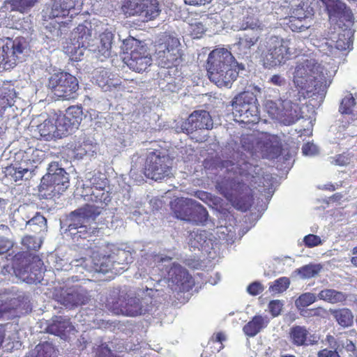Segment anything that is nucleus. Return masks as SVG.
Returning <instances> with one entry per match:
<instances>
[{
	"mask_svg": "<svg viewBox=\"0 0 357 357\" xmlns=\"http://www.w3.org/2000/svg\"><path fill=\"white\" fill-rule=\"evenodd\" d=\"M335 61L330 69H325L319 61L311 56H303L298 60L293 73L296 89L289 90L290 98L301 102L316 95L323 96L337 71Z\"/></svg>",
	"mask_w": 357,
	"mask_h": 357,
	"instance_id": "obj_1",
	"label": "nucleus"
},
{
	"mask_svg": "<svg viewBox=\"0 0 357 357\" xmlns=\"http://www.w3.org/2000/svg\"><path fill=\"white\" fill-rule=\"evenodd\" d=\"M172 257L163 255L147 254L142 259L136 279L155 281V288L161 282H167L173 291H188L194 286V280L188 271L179 264L171 263Z\"/></svg>",
	"mask_w": 357,
	"mask_h": 357,
	"instance_id": "obj_2",
	"label": "nucleus"
},
{
	"mask_svg": "<svg viewBox=\"0 0 357 357\" xmlns=\"http://www.w3.org/2000/svg\"><path fill=\"white\" fill-rule=\"evenodd\" d=\"M259 170L258 166L247 162L223 161L221 171L227 175L217 182L216 188L234 207L246 211L250 206L251 190L243 178H246V181L249 176L254 178L255 174H259Z\"/></svg>",
	"mask_w": 357,
	"mask_h": 357,
	"instance_id": "obj_3",
	"label": "nucleus"
},
{
	"mask_svg": "<svg viewBox=\"0 0 357 357\" xmlns=\"http://www.w3.org/2000/svg\"><path fill=\"white\" fill-rule=\"evenodd\" d=\"M82 196L86 201L101 206L86 204L70 214L66 230L75 241L85 239L98 233L95 220L100 214L102 205H107L111 201L110 193L105 188H89L82 192Z\"/></svg>",
	"mask_w": 357,
	"mask_h": 357,
	"instance_id": "obj_4",
	"label": "nucleus"
},
{
	"mask_svg": "<svg viewBox=\"0 0 357 357\" xmlns=\"http://www.w3.org/2000/svg\"><path fill=\"white\" fill-rule=\"evenodd\" d=\"M162 291L146 286L139 289L136 292L114 290L107 298L106 307L116 314L135 317L151 312L159 303L158 296Z\"/></svg>",
	"mask_w": 357,
	"mask_h": 357,
	"instance_id": "obj_5",
	"label": "nucleus"
},
{
	"mask_svg": "<svg viewBox=\"0 0 357 357\" xmlns=\"http://www.w3.org/2000/svg\"><path fill=\"white\" fill-rule=\"evenodd\" d=\"M303 45L302 40L296 38L266 37L259 46L264 66L271 68L284 64L291 56H296L301 52Z\"/></svg>",
	"mask_w": 357,
	"mask_h": 357,
	"instance_id": "obj_6",
	"label": "nucleus"
},
{
	"mask_svg": "<svg viewBox=\"0 0 357 357\" xmlns=\"http://www.w3.org/2000/svg\"><path fill=\"white\" fill-rule=\"evenodd\" d=\"M244 66L235 61L230 52L225 48L213 50L207 59V73L209 79L217 86L230 88Z\"/></svg>",
	"mask_w": 357,
	"mask_h": 357,
	"instance_id": "obj_7",
	"label": "nucleus"
},
{
	"mask_svg": "<svg viewBox=\"0 0 357 357\" xmlns=\"http://www.w3.org/2000/svg\"><path fill=\"white\" fill-rule=\"evenodd\" d=\"M333 29L328 33V38H324L321 40L315 39L313 45L317 48L318 52L328 56L341 59L346 55L344 52L350 50L352 45V32L351 29H342L340 24H337V29L335 26Z\"/></svg>",
	"mask_w": 357,
	"mask_h": 357,
	"instance_id": "obj_8",
	"label": "nucleus"
},
{
	"mask_svg": "<svg viewBox=\"0 0 357 357\" xmlns=\"http://www.w3.org/2000/svg\"><path fill=\"white\" fill-rule=\"evenodd\" d=\"M299 100L290 98L289 91L278 99V102L267 100L265 102V108L272 119L278 120L285 126H289L296 123L301 118V114Z\"/></svg>",
	"mask_w": 357,
	"mask_h": 357,
	"instance_id": "obj_9",
	"label": "nucleus"
},
{
	"mask_svg": "<svg viewBox=\"0 0 357 357\" xmlns=\"http://www.w3.org/2000/svg\"><path fill=\"white\" fill-rule=\"evenodd\" d=\"M233 114L238 122L250 125L255 124L259 119V104L253 92L244 91L232 100Z\"/></svg>",
	"mask_w": 357,
	"mask_h": 357,
	"instance_id": "obj_10",
	"label": "nucleus"
},
{
	"mask_svg": "<svg viewBox=\"0 0 357 357\" xmlns=\"http://www.w3.org/2000/svg\"><path fill=\"white\" fill-rule=\"evenodd\" d=\"M69 186L68 174L57 162H51L47 173L43 176L39 191L45 197L62 194Z\"/></svg>",
	"mask_w": 357,
	"mask_h": 357,
	"instance_id": "obj_11",
	"label": "nucleus"
},
{
	"mask_svg": "<svg viewBox=\"0 0 357 357\" xmlns=\"http://www.w3.org/2000/svg\"><path fill=\"white\" fill-rule=\"evenodd\" d=\"M241 142L243 149L252 155L260 153L263 158H275L280 153L281 144L276 135L265 133L257 139L246 135L242 137Z\"/></svg>",
	"mask_w": 357,
	"mask_h": 357,
	"instance_id": "obj_12",
	"label": "nucleus"
},
{
	"mask_svg": "<svg viewBox=\"0 0 357 357\" xmlns=\"http://www.w3.org/2000/svg\"><path fill=\"white\" fill-rule=\"evenodd\" d=\"M172 161L167 155L160 151H151L146 159L144 175L155 181L162 180L172 174Z\"/></svg>",
	"mask_w": 357,
	"mask_h": 357,
	"instance_id": "obj_13",
	"label": "nucleus"
},
{
	"mask_svg": "<svg viewBox=\"0 0 357 357\" xmlns=\"http://www.w3.org/2000/svg\"><path fill=\"white\" fill-rule=\"evenodd\" d=\"M313 15V8L307 2L292 0L287 24L291 31L301 32L311 26Z\"/></svg>",
	"mask_w": 357,
	"mask_h": 357,
	"instance_id": "obj_14",
	"label": "nucleus"
},
{
	"mask_svg": "<svg viewBox=\"0 0 357 357\" xmlns=\"http://www.w3.org/2000/svg\"><path fill=\"white\" fill-rule=\"evenodd\" d=\"M48 87L55 96L69 99L79 88L77 78L66 72L52 74L48 82Z\"/></svg>",
	"mask_w": 357,
	"mask_h": 357,
	"instance_id": "obj_15",
	"label": "nucleus"
},
{
	"mask_svg": "<svg viewBox=\"0 0 357 357\" xmlns=\"http://www.w3.org/2000/svg\"><path fill=\"white\" fill-rule=\"evenodd\" d=\"M83 3L84 0H52L43 10V17L45 20L66 16L73 18L81 12Z\"/></svg>",
	"mask_w": 357,
	"mask_h": 357,
	"instance_id": "obj_16",
	"label": "nucleus"
},
{
	"mask_svg": "<svg viewBox=\"0 0 357 357\" xmlns=\"http://www.w3.org/2000/svg\"><path fill=\"white\" fill-rule=\"evenodd\" d=\"M213 119L206 110H195L188 118L181 123H176L174 127L176 132L192 133L198 130H211L213 128Z\"/></svg>",
	"mask_w": 357,
	"mask_h": 357,
	"instance_id": "obj_17",
	"label": "nucleus"
},
{
	"mask_svg": "<svg viewBox=\"0 0 357 357\" xmlns=\"http://www.w3.org/2000/svg\"><path fill=\"white\" fill-rule=\"evenodd\" d=\"M18 93L10 82L0 83V118L15 119L20 109L15 105Z\"/></svg>",
	"mask_w": 357,
	"mask_h": 357,
	"instance_id": "obj_18",
	"label": "nucleus"
},
{
	"mask_svg": "<svg viewBox=\"0 0 357 357\" xmlns=\"http://www.w3.org/2000/svg\"><path fill=\"white\" fill-rule=\"evenodd\" d=\"M44 271L43 261L38 256L22 261V264L15 269V275L29 284L40 282L43 280Z\"/></svg>",
	"mask_w": 357,
	"mask_h": 357,
	"instance_id": "obj_19",
	"label": "nucleus"
},
{
	"mask_svg": "<svg viewBox=\"0 0 357 357\" xmlns=\"http://www.w3.org/2000/svg\"><path fill=\"white\" fill-rule=\"evenodd\" d=\"M26 303L21 296H15L10 293L0 294V321H6L20 317L26 310Z\"/></svg>",
	"mask_w": 357,
	"mask_h": 357,
	"instance_id": "obj_20",
	"label": "nucleus"
},
{
	"mask_svg": "<svg viewBox=\"0 0 357 357\" xmlns=\"http://www.w3.org/2000/svg\"><path fill=\"white\" fill-rule=\"evenodd\" d=\"M92 35L91 25H90V28L84 24L77 26L74 32V40L77 39V41L72 43L67 49V52L70 55L73 60L82 59L84 51L89 46V41Z\"/></svg>",
	"mask_w": 357,
	"mask_h": 357,
	"instance_id": "obj_21",
	"label": "nucleus"
},
{
	"mask_svg": "<svg viewBox=\"0 0 357 357\" xmlns=\"http://www.w3.org/2000/svg\"><path fill=\"white\" fill-rule=\"evenodd\" d=\"M56 297L57 301L68 308L84 305L89 299L86 291L79 286L62 289L60 295Z\"/></svg>",
	"mask_w": 357,
	"mask_h": 357,
	"instance_id": "obj_22",
	"label": "nucleus"
},
{
	"mask_svg": "<svg viewBox=\"0 0 357 357\" xmlns=\"http://www.w3.org/2000/svg\"><path fill=\"white\" fill-rule=\"evenodd\" d=\"M86 262L83 264V271L89 273H107L112 271L114 273V266L112 259V253L109 255H101L97 252H93L89 258H84Z\"/></svg>",
	"mask_w": 357,
	"mask_h": 357,
	"instance_id": "obj_23",
	"label": "nucleus"
},
{
	"mask_svg": "<svg viewBox=\"0 0 357 357\" xmlns=\"http://www.w3.org/2000/svg\"><path fill=\"white\" fill-rule=\"evenodd\" d=\"M152 62L151 56L147 52V49L144 45H138L130 53V58L127 60L126 63L130 69L141 73L149 66Z\"/></svg>",
	"mask_w": 357,
	"mask_h": 357,
	"instance_id": "obj_24",
	"label": "nucleus"
},
{
	"mask_svg": "<svg viewBox=\"0 0 357 357\" xmlns=\"http://www.w3.org/2000/svg\"><path fill=\"white\" fill-rule=\"evenodd\" d=\"M328 10L329 20L331 22L338 24L343 21L351 22L353 15L350 9L340 0H321Z\"/></svg>",
	"mask_w": 357,
	"mask_h": 357,
	"instance_id": "obj_25",
	"label": "nucleus"
},
{
	"mask_svg": "<svg viewBox=\"0 0 357 357\" xmlns=\"http://www.w3.org/2000/svg\"><path fill=\"white\" fill-rule=\"evenodd\" d=\"M216 238L214 235L208 231L197 229L189 235V245L202 251L208 252L216 244Z\"/></svg>",
	"mask_w": 357,
	"mask_h": 357,
	"instance_id": "obj_26",
	"label": "nucleus"
},
{
	"mask_svg": "<svg viewBox=\"0 0 357 357\" xmlns=\"http://www.w3.org/2000/svg\"><path fill=\"white\" fill-rule=\"evenodd\" d=\"M289 335L290 342L296 347H308L318 342L317 337L303 326H292Z\"/></svg>",
	"mask_w": 357,
	"mask_h": 357,
	"instance_id": "obj_27",
	"label": "nucleus"
},
{
	"mask_svg": "<svg viewBox=\"0 0 357 357\" xmlns=\"http://www.w3.org/2000/svg\"><path fill=\"white\" fill-rule=\"evenodd\" d=\"M36 167V161L34 160L32 161L30 159L24 160L19 166L7 167L5 174L15 182L23 179L28 180L32 176Z\"/></svg>",
	"mask_w": 357,
	"mask_h": 357,
	"instance_id": "obj_28",
	"label": "nucleus"
},
{
	"mask_svg": "<svg viewBox=\"0 0 357 357\" xmlns=\"http://www.w3.org/2000/svg\"><path fill=\"white\" fill-rule=\"evenodd\" d=\"M171 52L164 51H155V61L160 68L172 69L177 68L182 61L181 50L174 48L170 50Z\"/></svg>",
	"mask_w": 357,
	"mask_h": 357,
	"instance_id": "obj_29",
	"label": "nucleus"
},
{
	"mask_svg": "<svg viewBox=\"0 0 357 357\" xmlns=\"http://www.w3.org/2000/svg\"><path fill=\"white\" fill-rule=\"evenodd\" d=\"M47 331L66 340L70 333H73L75 328L68 319L60 316L52 319L47 327Z\"/></svg>",
	"mask_w": 357,
	"mask_h": 357,
	"instance_id": "obj_30",
	"label": "nucleus"
},
{
	"mask_svg": "<svg viewBox=\"0 0 357 357\" xmlns=\"http://www.w3.org/2000/svg\"><path fill=\"white\" fill-rule=\"evenodd\" d=\"M194 200L189 198H177L171 202V208L175 217L188 222Z\"/></svg>",
	"mask_w": 357,
	"mask_h": 357,
	"instance_id": "obj_31",
	"label": "nucleus"
},
{
	"mask_svg": "<svg viewBox=\"0 0 357 357\" xmlns=\"http://www.w3.org/2000/svg\"><path fill=\"white\" fill-rule=\"evenodd\" d=\"M38 0H6L1 6L3 12H9L6 15L8 18H13L12 11H17L21 14L28 13L38 2Z\"/></svg>",
	"mask_w": 357,
	"mask_h": 357,
	"instance_id": "obj_32",
	"label": "nucleus"
},
{
	"mask_svg": "<svg viewBox=\"0 0 357 357\" xmlns=\"http://www.w3.org/2000/svg\"><path fill=\"white\" fill-rule=\"evenodd\" d=\"M49 262L57 271H68L75 267L77 271L84 273L82 262H86V260L82 257L68 262L67 259L61 258L56 255H52L49 257Z\"/></svg>",
	"mask_w": 357,
	"mask_h": 357,
	"instance_id": "obj_33",
	"label": "nucleus"
},
{
	"mask_svg": "<svg viewBox=\"0 0 357 357\" xmlns=\"http://www.w3.org/2000/svg\"><path fill=\"white\" fill-rule=\"evenodd\" d=\"M132 256L130 251L116 248L112 252V259L114 266V273H120L128 268V264L132 261Z\"/></svg>",
	"mask_w": 357,
	"mask_h": 357,
	"instance_id": "obj_34",
	"label": "nucleus"
},
{
	"mask_svg": "<svg viewBox=\"0 0 357 357\" xmlns=\"http://www.w3.org/2000/svg\"><path fill=\"white\" fill-rule=\"evenodd\" d=\"M268 322L269 319L267 317L255 315L243 326V331L248 337H255L267 326Z\"/></svg>",
	"mask_w": 357,
	"mask_h": 357,
	"instance_id": "obj_35",
	"label": "nucleus"
},
{
	"mask_svg": "<svg viewBox=\"0 0 357 357\" xmlns=\"http://www.w3.org/2000/svg\"><path fill=\"white\" fill-rule=\"evenodd\" d=\"M67 31V27L64 22H59L56 20H52L45 25L43 33L46 38L52 41H56L63 33H66Z\"/></svg>",
	"mask_w": 357,
	"mask_h": 357,
	"instance_id": "obj_36",
	"label": "nucleus"
},
{
	"mask_svg": "<svg viewBox=\"0 0 357 357\" xmlns=\"http://www.w3.org/2000/svg\"><path fill=\"white\" fill-rule=\"evenodd\" d=\"M180 46V40L176 33H165L160 39V43L157 45L155 51L162 50L171 52L170 50L173 48L181 50Z\"/></svg>",
	"mask_w": 357,
	"mask_h": 357,
	"instance_id": "obj_37",
	"label": "nucleus"
},
{
	"mask_svg": "<svg viewBox=\"0 0 357 357\" xmlns=\"http://www.w3.org/2000/svg\"><path fill=\"white\" fill-rule=\"evenodd\" d=\"M99 37L100 45L97 46V48L92 49L91 50H97L104 57H107L110 55L114 33L112 31L107 29L100 34Z\"/></svg>",
	"mask_w": 357,
	"mask_h": 357,
	"instance_id": "obj_38",
	"label": "nucleus"
},
{
	"mask_svg": "<svg viewBox=\"0 0 357 357\" xmlns=\"http://www.w3.org/2000/svg\"><path fill=\"white\" fill-rule=\"evenodd\" d=\"M37 131L40 136L46 140L58 138L54 118L45 119L42 123L38 125Z\"/></svg>",
	"mask_w": 357,
	"mask_h": 357,
	"instance_id": "obj_39",
	"label": "nucleus"
},
{
	"mask_svg": "<svg viewBox=\"0 0 357 357\" xmlns=\"http://www.w3.org/2000/svg\"><path fill=\"white\" fill-rule=\"evenodd\" d=\"M54 123L56 127L58 138H61L67 134H70L78 128L69 121L64 114H61L54 119Z\"/></svg>",
	"mask_w": 357,
	"mask_h": 357,
	"instance_id": "obj_40",
	"label": "nucleus"
},
{
	"mask_svg": "<svg viewBox=\"0 0 357 357\" xmlns=\"http://www.w3.org/2000/svg\"><path fill=\"white\" fill-rule=\"evenodd\" d=\"M192 208H193L191 209L188 222L196 225L204 224L208 216L206 209L195 200H194Z\"/></svg>",
	"mask_w": 357,
	"mask_h": 357,
	"instance_id": "obj_41",
	"label": "nucleus"
},
{
	"mask_svg": "<svg viewBox=\"0 0 357 357\" xmlns=\"http://www.w3.org/2000/svg\"><path fill=\"white\" fill-rule=\"evenodd\" d=\"M143 6L141 17L144 21L153 20L160 13L161 10L158 0H145V3Z\"/></svg>",
	"mask_w": 357,
	"mask_h": 357,
	"instance_id": "obj_42",
	"label": "nucleus"
},
{
	"mask_svg": "<svg viewBox=\"0 0 357 357\" xmlns=\"http://www.w3.org/2000/svg\"><path fill=\"white\" fill-rule=\"evenodd\" d=\"M259 39V35L252 34V36L244 35L239 38L237 47L239 54L248 56L251 54V48L255 46Z\"/></svg>",
	"mask_w": 357,
	"mask_h": 357,
	"instance_id": "obj_43",
	"label": "nucleus"
},
{
	"mask_svg": "<svg viewBox=\"0 0 357 357\" xmlns=\"http://www.w3.org/2000/svg\"><path fill=\"white\" fill-rule=\"evenodd\" d=\"M86 183L83 184V191L89 188H105L107 185V180L101 174H92L91 172L86 175Z\"/></svg>",
	"mask_w": 357,
	"mask_h": 357,
	"instance_id": "obj_44",
	"label": "nucleus"
},
{
	"mask_svg": "<svg viewBox=\"0 0 357 357\" xmlns=\"http://www.w3.org/2000/svg\"><path fill=\"white\" fill-rule=\"evenodd\" d=\"M321 269L322 266L319 264H309L296 269L293 274L298 275L303 280H306L317 275Z\"/></svg>",
	"mask_w": 357,
	"mask_h": 357,
	"instance_id": "obj_45",
	"label": "nucleus"
},
{
	"mask_svg": "<svg viewBox=\"0 0 357 357\" xmlns=\"http://www.w3.org/2000/svg\"><path fill=\"white\" fill-rule=\"evenodd\" d=\"M145 0H125L122 6V10L126 15L129 16L137 15L141 17L143 13V4Z\"/></svg>",
	"mask_w": 357,
	"mask_h": 357,
	"instance_id": "obj_46",
	"label": "nucleus"
},
{
	"mask_svg": "<svg viewBox=\"0 0 357 357\" xmlns=\"http://www.w3.org/2000/svg\"><path fill=\"white\" fill-rule=\"evenodd\" d=\"M54 353L52 344L45 342L38 344L25 357H52Z\"/></svg>",
	"mask_w": 357,
	"mask_h": 357,
	"instance_id": "obj_47",
	"label": "nucleus"
},
{
	"mask_svg": "<svg viewBox=\"0 0 357 357\" xmlns=\"http://www.w3.org/2000/svg\"><path fill=\"white\" fill-rule=\"evenodd\" d=\"M318 297L321 300L331 303H337L345 301L347 295L342 291L335 289H324L319 293Z\"/></svg>",
	"mask_w": 357,
	"mask_h": 357,
	"instance_id": "obj_48",
	"label": "nucleus"
},
{
	"mask_svg": "<svg viewBox=\"0 0 357 357\" xmlns=\"http://www.w3.org/2000/svg\"><path fill=\"white\" fill-rule=\"evenodd\" d=\"M26 226L36 234H40L46 231L47 220L44 216L36 213L32 218L27 221Z\"/></svg>",
	"mask_w": 357,
	"mask_h": 357,
	"instance_id": "obj_49",
	"label": "nucleus"
},
{
	"mask_svg": "<svg viewBox=\"0 0 357 357\" xmlns=\"http://www.w3.org/2000/svg\"><path fill=\"white\" fill-rule=\"evenodd\" d=\"M333 314L337 323L343 327L350 326L353 324L354 316L348 309L335 310Z\"/></svg>",
	"mask_w": 357,
	"mask_h": 357,
	"instance_id": "obj_50",
	"label": "nucleus"
},
{
	"mask_svg": "<svg viewBox=\"0 0 357 357\" xmlns=\"http://www.w3.org/2000/svg\"><path fill=\"white\" fill-rule=\"evenodd\" d=\"M64 115L69 121L73 123V125L74 124L78 128L82 120V107L79 105L70 106L66 110Z\"/></svg>",
	"mask_w": 357,
	"mask_h": 357,
	"instance_id": "obj_51",
	"label": "nucleus"
},
{
	"mask_svg": "<svg viewBox=\"0 0 357 357\" xmlns=\"http://www.w3.org/2000/svg\"><path fill=\"white\" fill-rule=\"evenodd\" d=\"M123 349H127L123 344H121L116 347L114 351H112L106 344L99 346L96 351L95 357H119L116 352H122Z\"/></svg>",
	"mask_w": 357,
	"mask_h": 357,
	"instance_id": "obj_52",
	"label": "nucleus"
},
{
	"mask_svg": "<svg viewBox=\"0 0 357 357\" xmlns=\"http://www.w3.org/2000/svg\"><path fill=\"white\" fill-rule=\"evenodd\" d=\"M240 29L243 30H261L263 24L255 15H248L244 17L240 23Z\"/></svg>",
	"mask_w": 357,
	"mask_h": 357,
	"instance_id": "obj_53",
	"label": "nucleus"
},
{
	"mask_svg": "<svg viewBox=\"0 0 357 357\" xmlns=\"http://www.w3.org/2000/svg\"><path fill=\"white\" fill-rule=\"evenodd\" d=\"M23 246H24L28 250H38L42 243V234H39V236H25L22 238L21 241Z\"/></svg>",
	"mask_w": 357,
	"mask_h": 357,
	"instance_id": "obj_54",
	"label": "nucleus"
},
{
	"mask_svg": "<svg viewBox=\"0 0 357 357\" xmlns=\"http://www.w3.org/2000/svg\"><path fill=\"white\" fill-rule=\"evenodd\" d=\"M290 285V280L287 277H281L275 280L269 287V291L274 294L285 291Z\"/></svg>",
	"mask_w": 357,
	"mask_h": 357,
	"instance_id": "obj_55",
	"label": "nucleus"
},
{
	"mask_svg": "<svg viewBox=\"0 0 357 357\" xmlns=\"http://www.w3.org/2000/svg\"><path fill=\"white\" fill-rule=\"evenodd\" d=\"M317 301V296L314 294L307 292L300 295L295 301L296 308L301 310L302 308L309 306Z\"/></svg>",
	"mask_w": 357,
	"mask_h": 357,
	"instance_id": "obj_56",
	"label": "nucleus"
},
{
	"mask_svg": "<svg viewBox=\"0 0 357 357\" xmlns=\"http://www.w3.org/2000/svg\"><path fill=\"white\" fill-rule=\"evenodd\" d=\"M356 104L355 99L352 94L347 93L344 96L340 106V112L342 114H351L353 110V107Z\"/></svg>",
	"mask_w": 357,
	"mask_h": 357,
	"instance_id": "obj_57",
	"label": "nucleus"
},
{
	"mask_svg": "<svg viewBox=\"0 0 357 357\" xmlns=\"http://www.w3.org/2000/svg\"><path fill=\"white\" fill-rule=\"evenodd\" d=\"M356 159L354 154L349 152H345L335 155L332 158L331 162L339 166H345L353 162Z\"/></svg>",
	"mask_w": 357,
	"mask_h": 357,
	"instance_id": "obj_58",
	"label": "nucleus"
},
{
	"mask_svg": "<svg viewBox=\"0 0 357 357\" xmlns=\"http://www.w3.org/2000/svg\"><path fill=\"white\" fill-rule=\"evenodd\" d=\"M69 149H70L75 157L77 158H82L84 155H86V151H84V142H74L68 144Z\"/></svg>",
	"mask_w": 357,
	"mask_h": 357,
	"instance_id": "obj_59",
	"label": "nucleus"
},
{
	"mask_svg": "<svg viewBox=\"0 0 357 357\" xmlns=\"http://www.w3.org/2000/svg\"><path fill=\"white\" fill-rule=\"evenodd\" d=\"M303 242L305 246L308 248H313L322 244L321 238L314 234H308L303 238Z\"/></svg>",
	"mask_w": 357,
	"mask_h": 357,
	"instance_id": "obj_60",
	"label": "nucleus"
},
{
	"mask_svg": "<svg viewBox=\"0 0 357 357\" xmlns=\"http://www.w3.org/2000/svg\"><path fill=\"white\" fill-rule=\"evenodd\" d=\"M13 26L17 29H23L25 31H30L32 28V22L30 20V17H23L13 22Z\"/></svg>",
	"mask_w": 357,
	"mask_h": 357,
	"instance_id": "obj_61",
	"label": "nucleus"
},
{
	"mask_svg": "<svg viewBox=\"0 0 357 357\" xmlns=\"http://www.w3.org/2000/svg\"><path fill=\"white\" fill-rule=\"evenodd\" d=\"M283 305L284 303L282 301H271L268 304L269 311L273 317H277L280 314Z\"/></svg>",
	"mask_w": 357,
	"mask_h": 357,
	"instance_id": "obj_62",
	"label": "nucleus"
},
{
	"mask_svg": "<svg viewBox=\"0 0 357 357\" xmlns=\"http://www.w3.org/2000/svg\"><path fill=\"white\" fill-rule=\"evenodd\" d=\"M138 45H143L142 43L132 37H130L128 38L124 39L123 40V47L122 49L124 51L132 50L135 47H138Z\"/></svg>",
	"mask_w": 357,
	"mask_h": 357,
	"instance_id": "obj_63",
	"label": "nucleus"
},
{
	"mask_svg": "<svg viewBox=\"0 0 357 357\" xmlns=\"http://www.w3.org/2000/svg\"><path fill=\"white\" fill-rule=\"evenodd\" d=\"M205 31L206 29L202 22H196L190 24V32L194 38H200Z\"/></svg>",
	"mask_w": 357,
	"mask_h": 357,
	"instance_id": "obj_64",
	"label": "nucleus"
}]
</instances>
